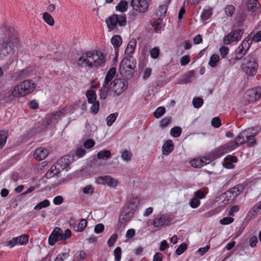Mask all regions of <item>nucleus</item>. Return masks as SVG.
<instances>
[{
    "label": "nucleus",
    "mask_w": 261,
    "mask_h": 261,
    "mask_svg": "<svg viewBox=\"0 0 261 261\" xmlns=\"http://www.w3.org/2000/svg\"><path fill=\"white\" fill-rule=\"evenodd\" d=\"M106 59L103 53L97 50L87 51L82 54L78 60V65L90 68L103 66Z\"/></svg>",
    "instance_id": "f257e3e1"
},
{
    "label": "nucleus",
    "mask_w": 261,
    "mask_h": 261,
    "mask_svg": "<svg viewBox=\"0 0 261 261\" xmlns=\"http://www.w3.org/2000/svg\"><path fill=\"white\" fill-rule=\"evenodd\" d=\"M35 88V84L31 80H27L21 82L13 88L11 93L8 92L5 93V98L8 97L9 98V100H6V101L11 100L12 97L24 96L32 93Z\"/></svg>",
    "instance_id": "f03ea898"
},
{
    "label": "nucleus",
    "mask_w": 261,
    "mask_h": 261,
    "mask_svg": "<svg viewBox=\"0 0 261 261\" xmlns=\"http://www.w3.org/2000/svg\"><path fill=\"white\" fill-rule=\"evenodd\" d=\"M244 60L241 66L244 72L249 76L255 74L258 69V63L255 54L251 53L244 58Z\"/></svg>",
    "instance_id": "7ed1b4c3"
},
{
    "label": "nucleus",
    "mask_w": 261,
    "mask_h": 261,
    "mask_svg": "<svg viewBox=\"0 0 261 261\" xmlns=\"http://www.w3.org/2000/svg\"><path fill=\"white\" fill-rule=\"evenodd\" d=\"M66 111L67 109L65 107L57 112L47 114L43 120V125L45 127L49 128L55 126L59 120L65 116Z\"/></svg>",
    "instance_id": "20e7f679"
},
{
    "label": "nucleus",
    "mask_w": 261,
    "mask_h": 261,
    "mask_svg": "<svg viewBox=\"0 0 261 261\" xmlns=\"http://www.w3.org/2000/svg\"><path fill=\"white\" fill-rule=\"evenodd\" d=\"M116 68L114 67L109 69L107 72L102 87L100 91V98L105 99L108 95L110 91L109 85L116 75Z\"/></svg>",
    "instance_id": "39448f33"
},
{
    "label": "nucleus",
    "mask_w": 261,
    "mask_h": 261,
    "mask_svg": "<svg viewBox=\"0 0 261 261\" xmlns=\"http://www.w3.org/2000/svg\"><path fill=\"white\" fill-rule=\"evenodd\" d=\"M106 22L109 29L113 30L118 24L119 26L123 27L126 24V16L125 14H113L106 19Z\"/></svg>",
    "instance_id": "423d86ee"
},
{
    "label": "nucleus",
    "mask_w": 261,
    "mask_h": 261,
    "mask_svg": "<svg viewBox=\"0 0 261 261\" xmlns=\"http://www.w3.org/2000/svg\"><path fill=\"white\" fill-rule=\"evenodd\" d=\"M18 43L19 39L15 36L10 38L9 40L3 39L0 44V50L2 52L1 54H3V56H5L10 54L11 52H14V44H18Z\"/></svg>",
    "instance_id": "0eeeda50"
},
{
    "label": "nucleus",
    "mask_w": 261,
    "mask_h": 261,
    "mask_svg": "<svg viewBox=\"0 0 261 261\" xmlns=\"http://www.w3.org/2000/svg\"><path fill=\"white\" fill-rule=\"evenodd\" d=\"M127 85V81L124 79H116L110 83V90L113 91L117 95H119L126 89Z\"/></svg>",
    "instance_id": "6e6552de"
},
{
    "label": "nucleus",
    "mask_w": 261,
    "mask_h": 261,
    "mask_svg": "<svg viewBox=\"0 0 261 261\" xmlns=\"http://www.w3.org/2000/svg\"><path fill=\"white\" fill-rule=\"evenodd\" d=\"M244 33L243 29L233 30L227 35L223 39V43L229 45L233 42L239 41Z\"/></svg>",
    "instance_id": "1a4fd4ad"
},
{
    "label": "nucleus",
    "mask_w": 261,
    "mask_h": 261,
    "mask_svg": "<svg viewBox=\"0 0 261 261\" xmlns=\"http://www.w3.org/2000/svg\"><path fill=\"white\" fill-rule=\"evenodd\" d=\"M133 216L131 213L125 212L122 210L119 217L118 222L116 225V231L117 232H121L128 222L130 220Z\"/></svg>",
    "instance_id": "9d476101"
},
{
    "label": "nucleus",
    "mask_w": 261,
    "mask_h": 261,
    "mask_svg": "<svg viewBox=\"0 0 261 261\" xmlns=\"http://www.w3.org/2000/svg\"><path fill=\"white\" fill-rule=\"evenodd\" d=\"M233 143L227 142L223 146L216 148L215 150L211 152L210 154V157L214 160L218 158L221 157L223 154L229 151L232 150L231 148Z\"/></svg>",
    "instance_id": "9b49d317"
},
{
    "label": "nucleus",
    "mask_w": 261,
    "mask_h": 261,
    "mask_svg": "<svg viewBox=\"0 0 261 261\" xmlns=\"http://www.w3.org/2000/svg\"><path fill=\"white\" fill-rule=\"evenodd\" d=\"M252 130L251 129H247L242 131L239 135V139L241 138V137L243 138V140L245 141V143L246 142L248 143V146L249 147L253 146L255 143V140L254 139V135L253 133L252 132Z\"/></svg>",
    "instance_id": "f8f14e48"
},
{
    "label": "nucleus",
    "mask_w": 261,
    "mask_h": 261,
    "mask_svg": "<svg viewBox=\"0 0 261 261\" xmlns=\"http://www.w3.org/2000/svg\"><path fill=\"white\" fill-rule=\"evenodd\" d=\"M131 5L134 10L140 13L146 12L149 7L146 0H132Z\"/></svg>",
    "instance_id": "ddd939ff"
},
{
    "label": "nucleus",
    "mask_w": 261,
    "mask_h": 261,
    "mask_svg": "<svg viewBox=\"0 0 261 261\" xmlns=\"http://www.w3.org/2000/svg\"><path fill=\"white\" fill-rule=\"evenodd\" d=\"M140 203L139 199L137 197L132 196L128 200V203L125 205L122 210L131 213L133 215Z\"/></svg>",
    "instance_id": "4468645a"
},
{
    "label": "nucleus",
    "mask_w": 261,
    "mask_h": 261,
    "mask_svg": "<svg viewBox=\"0 0 261 261\" xmlns=\"http://www.w3.org/2000/svg\"><path fill=\"white\" fill-rule=\"evenodd\" d=\"M170 222V219L168 216L161 214L158 215L154 219L152 224L155 228H161L168 225Z\"/></svg>",
    "instance_id": "2eb2a0df"
},
{
    "label": "nucleus",
    "mask_w": 261,
    "mask_h": 261,
    "mask_svg": "<svg viewBox=\"0 0 261 261\" xmlns=\"http://www.w3.org/2000/svg\"><path fill=\"white\" fill-rule=\"evenodd\" d=\"M250 39L245 38L236 50L235 53L238 56H241V59L245 56L250 47L251 42H249Z\"/></svg>",
    "instance_id": "dca6fc26"
},
{
    "label": "nucleus",
    "mask_w": 261,
    "mask_h": 261,
    "mask_svg": "<svg viewBox=\"0 0 261 261\" xmlns=\"http://www.w3.org/2000/svg\"><path fill=\"white\" fill-rule=\"evenodd\" d=\"M245 186L243 184H238L230 189L226 192L227 196H229L230 199H234L244 190Z\"/></svg>",
    "instance_id": "f3484780"
},
{
    "label": "nucleus",
    "mask_w": 261,
    "mask_h": 261,
    "mask_svg": "<svg viewBox=\"0 0 261 261\" xmlns=\"http://www.w3.org/2000/svg\"><path fill=\"white\" fill-rule=\"evenodd\" d=\"M73 161V156L71 155H66L60 158L56 163V166L59 167L58 171L67 168Z\"/></svg>",
    "instance_id": "a211bd4d"
},
{
    "label": "nucleus",
    "mask_w": 261,
    "mask_h": 261,
    "mask_svg": "<svg viewBox=\"0 0 261 261\" xmlns=\"http://www.w3.org/2000/svg\"><path fill=\"white\" fill-rule=\"evenodd\" d=\"M62 229L60 227H56L48 238V243L50 245H54L57 241L61 240Z\"/></svg>",
    "instance_id": "6ab92c4d"
},
{
    "label": "nucleus",
    "mask_w": 261,
    "mask_h": 261,
    "mask_svg": "<svg viewBox=\"0 0 261 261\" xmlns=\"http://www.w3.org/2000/svg\"><path fill=\"white\" fill-rule=\"evenodd\" d=\"M170 1L171 0H166L164 4H162L159 6L155 14L157 19L161 20L165 17L168 6Z\"/></svg>",
    "instance_id": "aec40b11"
},
{
    "label": "nucleus",
    "mask_w": 261,
    "mask_h": 261,
    "mask_svg": "<svg viewBox=\"0 0 261 261\" xmlns=\"http://www.w3.org/2000/svg\"><path fill=\"white\" fill-rule=\"evenodd\" d=\"M97 182L113 187H115L117 184V181L115 179L109 176H100L97 179Z\"/></svg>",
    "instance_id": "412c9836"
},
{
    "label": "nucleus",
    "mask_w": 261,
    "mask_h": 261,
    "mask_svg": "<svg viewBox=\"0 0 261 261\" xmlns=\"http://www.w3.org/2000/svg\"><path fill=\"white\" fill-rule=\"evenodd\" d=\"M136 67V64L133 61H130L128 58H124L121 61L119 70L121 73H122L123 70L127 69H134Z\"/></svg>",
    "instance_id": "4be33fe9"
},
{
    "label": "nucleus",
    "mask_w": 261,
    "mask_h": 261,
    "mask_svg": "<svg viewBox=\"0 0 261 261\" xmlns=\"http://www.w3.org/2000/svg\"><path fill=\"white\" fill-rule=\"evenodd\" d=\"M195 72L194 70H191L186 72L184 75L178 79L177 84H186L192 82V78L195 75Z\"/></svg>",
    "instance_id": "5701e85b"
},
{
    "label": "nucleus",
    "mask_w": 261,
    "mask_h": 261,
    "mask_svg": "<svg viewBox=\"0 0 261 261\" xmlns=\"http://www.w3.org/2000/svg\"><path fill=\"white\" fill-rule=\"evenodd\" d=\"M245 97L249 102L255 101L260 98L255 88L247 90L245 94Z\"/></svg>",
    "instance_id": "b1692460"
},
{
    "label": "nucleus",
    "mask_w": 261,
    "mask_h": 261,
    "mask_svg": "<svg viewBox=\"0 0 261 261\" xmlns=\"http://www.w3.org/2000/svg\"><path fill=\"white\" fill-rule=\"evenodd\" d=\"M48 151L47 149L40 147L35 150L34 153V158L38 161L44 160L48 155Z\"/></svg>",
    "instance_id": "393cba45"
},
{
    "label": "nucleus",
    "mask_w": 261,
    "mask_h": 261,
    "mask_svg": "<svg viewBox=\"0 0 261 261\" xmlns=\"http://www.w3.org/2000/svg\"><path fill=\"white\" fill-rule=\"evenodd\" d=\"M237 160L236 156L228 155L225 158L223 166L226 168L232 169L234 167L233 163L237 162Z\"/></svg>",
    "instance_id": "a878e982"
},
{
    "label": "nucleus",
    "mask_w": 261,
    "mask_h": 261,
    "mask_svg": "<svg viewBox=\"0 0 261 261\" xmlns=\"http://www.w3.org/2000/svg\"><path fill=\"white\" fill-rule=\"evenodd\" d=\"M174 149V145L171 140H167L162 146V153L164 155H168Z\"/></svg>",
    "instance_id": "bb28decb"
},
{
    "label": "nucleus",
    "mask_w": 261,
    "mask_h": 261,
    "mask_svg": "<svg viewBox=\"0 0 261 261\" xmlns=\"http://www.w3.org/2000/svg\"><path fill=\"white\" fill-rule=\"evenodd\" d=\"M260 7L258 0H248L247 3V9L251 12L257 11Z\"/></svg>",
    "instance_id": "cd10ccee"
},
{
    "label": "nucleus",
    "mask_w": 261,
    "mask_h": 261,
    "mask_svg": "<svg viewBox=\"0 0 261 261\" xmlns=\"http://www.w3.org/2000/svg\"><path fill=\"white\" fill-rule=\"evenodd\" d=\"M111 43L115 48V50L117 53L118 50V47L120 46L122 43V39L119 35H115L111 39Z\"/></svg>",
    "instance_id": "c85d7f7f"
},
{
    "label": "nucleus",
    "mask_w": 261,
    "mask_h": 261,
    "mask_svg": "<svg viewBox=\"0 0 261 261\" xmlns=\"http://www.w3.org/2000/svg\"><path fill=\"white\" fill-rule=\"evenodd\" d=\"M137 42L135 40L130 41L125 49V53L126 55H130L134 52Z\"/></svg>",
    "instance_id": "c756f323"
},
{
    "label": "nucleus",
    "mask_w": 261,
    "mask_h": 261,
    "mask_svg": "<svg viewBox=\"0 0 261 261\" xmlns=\"http://www.w3.org/2000/svg\"><path fill=\"white\" fill-rule=\"evenodd\" d=\"M86 96L88 99V102L90 103H93L96 101V94L93 90H88L86 92Z\"/></svg>",
    "instance_id": "7c9ffc66"
},
{
    "label": "nucleus",
    "mask_w": 261,
    "mask_h": 261,
    "mask_svg": "<svg viewBox=\"0 0 261 261\" xmlns=\"http://www.w3.org/2000/svg\"><path fill=\"white\" fill-rule=\"evenodd\" d=\"M97 158L99 160L109 159L111 156V152L109 150L103 149L99 151L97 154Z\"/></svg>",
    "instance_id": "2f4dec72"
},
{
    "label": "nucleus",
    "mask_w": 261,
    "mask_h": 261,
    "mask_svg": "<svg viewBox=\"0 0 261 261\" xmlns=\"http://www.w3.org/2000/svg\"><path fill=\"white\" fill-rule=\"evenodd\" d=\"M128 8V3L126 1H121L116 7V10L121 12H125Z\"/></svg>",
    "instance_id": "473e14b6"
},
{
    "label": "nucleus",
    "mask_w": 261,
    "mask_h": 261,
    "mask_svg": "<svg viewBox=\"0 0 261 261\" xmlns=\"http://www.w3.org/2000/svg\"><path fill=\"white\" fill-rule=\"evenodd\" d=\"M50 205V202L47 199H45L42 201L39 202L35 206L34 209L35 210H40L43 208L47 207Z\"/></svg>",
    "instance_id": "72a5a7b5"
},
{
    "label": "nucleus",
    "mask_w": 261,
    "mask_h": 261,
    "mask_svg": "<svg viewBox=\"0 0 261 261\" xmlns=\"http://www.w3.org/2000/svg\"><path fill=\"white\" fill-rule=\"evenodd\" d=\"M43 18L44 21L49 25L53 26L54 24V19L49 13H44L43 14Z\"/></svg>",
    "instance_id": "f704fd0d"
},
{
    "label": "nucleus",
    "mask_w": 261,
    "mask_h": 261,
    "mask_svg": "<svg viewBox=\"0 0 261 261\" xmlns=\"http://www.w3.org/2000/svg\"><path fill=\"white\" fill-rule=\"evenodd\" d=\"M7 137V133L5 130L0 131V149L2 148L5 145Z\"/></svg>",
    "instance_id": "c9c22d12"
},
{
    "label": "nucleus",
    "mask_w": 261,
    "mask_h": 261,
    "mask_svg": "<svg viewBox=\"0 0 261 261\" xmlns=\"http://www.w3.org/2000/svg\"><path fill=\"white\" fill-rule=\"evenodd\" d=\"M235 10V7L232 5H226L224 9L225 13L228 17L232 16Z\"/></svg>",
    "instance_id": "e433bc0d"
},
{
    "label": "nucleus",
    "mask_w": 261,
    "mask_h": 261,
    "mask_svg": "<svg viewBox=\"0 0 261 261\" xmlns=\"http://www.w3.org/2000/svg\"><path fill=\"white\" fill-rule=\"evenodd\" d=\"M29 236L28 234H23L19 237H16L18 243L21 245H24L28 244V243L29 242Z\"/></svg>",
    "instance_id": "4c0bfd02"
},
{
    "label": "nucleus",
    "mask_w": 261,
    "mask_h": 261,
    "mask_svg": "<svg viewBox=\"0 0 261 261\" xmlns=\"http://www.w3.org/2000/svg\"><path fill=\"white\" fill-rule=\"evenodd\" d=\"M87 225V222L85 219H81L80 220V222L79 223L77 226H76V228L75 229V231L78 232L83 231L84 229L86 228Z\"/></svg>",
    "instance_id": "58836bf2"
},
{
    "label": "nucleus",
    "mask_w": 261,
    "mask_h": 261,
    "mask_svg": "<svg viewBox=\"0 0 261 261\" xmlns=\"http://www.w3.org/2000/svg\"><path fill=\"white\" fill-rule=\"evenodd\" d=\"M118 115V113H114L110 114L107 118V119H106L107 125L109 126H111L113 124V123L115 122V121L116 120Z\"/></svg>",
    "instance_id": "ea45409f"
},
{
    "label": "nucleus",
    "mask_w": 261,
    "mask_h": 261,
    "mask_svg": "<svg viewBox=\"0 0 261 261\" xmlns=\"http://www.w3.org/2000/svg\"><path fill=\"white\" fill-rule=\"evenodd\" d=\"M238 139H239V135L236 138L235 141H231L228 142V143H233V144H232L233 145L232 146V147H231V148H232L233 150L234 149H235L237 147L240 146L245 143V141H244V140H243V139L242 137L241 138H240L239 140H238Z\"/></svg>",
    "instance_id": "a19ab883"
},
{
    "label": "nucleus",
    "mask_w": 261,
    "mask_h": 261,
    "mask_svg": "<svg viewBox=\"0 0 261 261\" xmlns=\"http://www.w3.org/2000/svg\"><path fill=\"white\" fill-rule=\"evenodd\" d=\"M166 112V109L163 107H160L158 108L154 112V116L156 118H159L163 116Z\"/></svg>",
    "instance_id": "79ce46f5"
},
{
    "label": "nucleus",
    "mask_w": 261,
    "mask_h": 261,
    "mask_svg": "<svg viewBox=\"0 0 261 261\" xmlns=\"http://www.w3.org/2000/svg\"><path fill=\"white\" fill-rule=\"evenodd\" d=\"M219 60V56L217 55H213L211 57L208 64L212 67H215Z\"/></svg>",
    "instance_id": "37998d69"
},
{
    "label": "nucleus",
    "mask_w": 261,
    "mask_h": 261,
    "mask_svg": "<svg viewBox=\"0 0 261 261\" xmlns=\"http://www.w3.org/2000/svg\"><path fill=\"white\" fill-rule=\"evenodd\" d=\"M14 77L17 80L25 78L27 76L25 70H22L14 73Z\"/></svg>",
    "instance_id": "c03bdc74"
},
{
    "label": "nucleus",
    "mask_w": 261,
    "mask_h": 261,
    "mask_svg": "<svg viewBox=\"0 0 261 261\" xmlns=\"http://www.w3.org/2000/svg\"><path fill=\"white\" fill-rule=\"evenodd\" d=\"M181 133V129L178 126L172 128L170 130V134L174 137H179Z\"/></svg>",
    "instance_id": "a18cd8bd"
},
{
    "label": "nucleus",
    "mask_w": 261,
    "mask_h": 261,
    "mask_svg": "<svg viewBox=\"0 0 261 261\" xmlns=\"http://www.w3.org/2000/svg\"><path fill=\"white\" fill-rule=\"evenodd\" d=\"M212 15V12L208 9H204L201 14V19L202 21L207 20Z\"/></svg>",
    "instance_id": "49530a36"
},
{
    "label": "nucleus",
    "mask_w": 261,
    "mask_h": 261,
    "mask_svg": "<svg viewBox=\"0 0 261 261\" xmlns=\"http://www.w3.org/2000/svg\"><path fill=\"white\" fill-rule=\"evenodd\" d=\"M132 156V154L130 151L125 150L124 151L122 152L121 154V158L122 159L126 162H128L130 161Z\"/></svg>",
    "instance_id": "de8ad7c7"
},
{
    "label": "nucleus",
    "mask_w": 261,
    "mask_h": 261,
    "mask_svg": "<svg viewBox=\"0 0 261 261\" xmlns=\"http://www.w3.org/2000/svg\"><path fill=\"white\" fill-rule=\"evenodd\" d=\"M187 249V245L186 243H183L180 244L175 250V253L177 255H180L182 254Z\"/></svg>",
    "instance_id": "09e8293b"
},
{
    "label": "nucleus",
    "mask_w": 261,
    "mask_h": 261,
    "mask_svg": "<svg viewBox=\"0 0 261 261\" xmlns=\"http://www.w3.org/2000/svg\"><path fill=\"white\" fill-rule=\"evenodd\" d=\"M171 118L169 116L165 117L160 121V125L162 128L167 127L171 122Z\"/></svg>",
    "instance_id": "8fccbe9b"
},
{
    "label": "nucleus",
    "mask_w": 261,
    "mask_h": 261,
    "mask_svg": "<svg viewBox=\"0 0 261 261\" xmlns=\"http://www.w3.org/2000/svg\"><path fill=\"white\" fill-rule=\"evenodd\" d=\"M203 103V100L201 98H194L193 100V105L195 108H199Z\"/></svg>",
    "instance_id": "3c124183"
},
{
    "label": "nucleus",
    "mask_w": 261,
    "mask_h": 261,
    "mask_svg": "<svg viewBox=\"0 0 261 261\" xmlns=\"http://www.w3.org/2000/svg\"><path fill=\"white\" fill-rule=\"evenodd\" d=\"M85 154V150L82 148H78L76 149L74 153L72 155L73 156H76L77 158L82 157Z\"/></svg>",
    "instance_id": "603ef678"
},
{
    "label": "nucleus",
    "mask_w": 261,
    "mask_h": 261,
    "mask_svg": "<svg viewBox=\"0 0 261 261\" xmlns=\"http://www.w3.org/2000/svg\"><path fill=\"white\" fill-rule=\"evenodd\" d=\"M115 256V260L116 261H120L121 257V249L119 247H117L115 248L114 251Z\"/></svg>",
    "instance_id": "864d4df0"
},
{
    "label": "nucleus",
    "mask_w": 261,
    "mask_h": 261,
    "mask_svg": "<svg viewBox=\"0 0 261 261\" xmlns=\"http://www.w3.org/2000/svg\"><path fill=\"white\" fill-rule=\"evenodd\" d=\"M134 69H127L123 70L122 73H121L123 74L126 79H130L133 76L134 72Z\"/></svg>",
    "instance_id": "5fc2aeb1"
},
{
    "label": "nucleus",
    "mask_w": 261,
    "mask_h": 261,
    "mask_svg": "<svg viewBox=\"0 0 261 261\" xmlns=\"http://www.w3.org/2000/svg\"><path fill=\"white\" fill-rule=\"evenodd\" d=\"M99 109V102L98 101H96L95 102L93 103V105L90 108L91 112L93 114H96L98 112Z\"/></svg>",
    "instance_id": "6e6d98bb"
},
{
    "label": "nucleus",
    "mask_w": 261,
    "mask_h": 261,
    "mask_svg": "<svg viewBox=\"0 0 261 261\" xmlns=\"http://www.w3.org/2000/svg\"><path fill=\"white\" fill-rule=\"evenodd\" d=\"M199 160L201 162V167L205 165L209 164L212 160V157H210V155L208 156H202L199 158Z\"/></svg>",
    "instance_id": "4d7b16f0"
},
{
    "label": "nucleus",
    "mask_w": 261,
    "mask_h": 261,
    "mask_svg": "<svg viewBox=\"0 0 261 261\" xmlns=\"http://www.w3.org/2000/svg\"><path fill=\"white\" fill-rule=\"evenodd\" d=\"M150 54L152 58L156 59L159 56L160 49L158 47H153L150 50Z\"/></svg>",
    "instance_id": "13d9d810"
},
{
    "label": "nucleus",
    "mask_w": 261,
    "mask_h": 261,
    "mask_svg": "<svg viewBox=\"0 0 261 261\" xmlns=\"http://www.w3.org/2000/svg\"><path fill=\"white\" fill-rule=\"evenodd\" d=\"M200 201L195 197L193 198L190 202V206L193 208H197L199 206Z\"/></svg>",
    "instance_id": "bf43d9fd"
},
{
    "label": "nucleus",
    "mask_w": 261,
    "mask_h": 261,
    "mask_svg": "<svg viewBox=\"0 0 261 261\" xmlns=\"http://www.w3.org/2000/svg\"><path fill=\"white\" fill-rule=\"evenodd\" d=\"M117 238L118 236L116 234H112L108 241V245L109 247H112L117 241Z\"/></svg>",
    "instance_id": "052dcab7"
},
{
    "label": "nucleus",
    "mask_w": 261,
    "mask_h": 261,
    "mask_svg": "<svg viewBox=\"0 0 261 261\" xmlns=\"http://www.w3.org/2000/svg\"><path fill=\"white\" fill-rule=\"evenodd\" d=\"M201 162L199 160V159H194L191 161L190 163L191 166L194 168H201Z\"/></svg>",
    "instance_id": "680f3d73"
},
{
    "label": "nucleus",
    "mask_w": 261,
    "mask_h": 261,
    "mask_svg": "<svg viewBox=\"0 0 261 261\" xmlns=\"http://www.w3.org/2000/svg\"><path fill=\"white\" fill-rule=\"evenodd\" d=\"M233 220L234 219L233 218L230 217H227L220 220V223L222 225H227L232 223Z\"/></svg>",
    "instance_id": "e2e57ef3"
},
{
    "label": "nucleus",
    "mask_w": 261,
    "mask_h": 261,
    "mask_svg": "<svg viewBox=\"0 0 261 261\" xmlns=\"http://www.w3.org/2000/svg\"><path fill=\"white\" fill-rule=\"evenodd\" d=\"M219 51L222 57L225 58L228 54L229 48L228 47L224 46L220 48Z\"/></svg>",
    "instance_id": "0e129e2a"
},
{
    "label": "nucleus",
    "mask_w": 261,
    "mask_h": 261,
    "mask_svg": "<svg viewBox=\"0 0 261 261\" xmlns=\"http://www.w3.org/2000/svg\"><path fill=\"white\" fill-rule=\"evenodd\" d=\"M190 61V58L188 55H185L180 59V63L181 66H185Z\"/></svg>",
    "instance_id": "69168bd1"
},
{
    "label": "nucleus",
    "mask_w": 261,
    "mask_h": 261,
    "mask_svg": "<svg viewBox=\"0 0 261 261\" xmlns=\"http://www.w3.org/2000/svg\"><path fill=\"white\" fill-rule=\"evenodd\" d=\"M257 242H258L257 238L256 236H252L249 240V245L251 247H252V248H253L256 246Z\"/></svg>",
    "instance_id": "338daca9"
},
{
    "label": "nucleus",
    "mask_w": 261,
    "mask_h": 261,
    "mask_svg": "<svg viewBox=\"0 0 261 261\" xmlns=\"http://www.w3.org/2000/svg\"><path fill=\"white\" fill-rule=\"evenodd\" d=\"M212 125L216 128H218L221 126V120L218 117H215L212 120Z\"/></svg>",
    "instance_id": "774afa93"
}]
</instances>
